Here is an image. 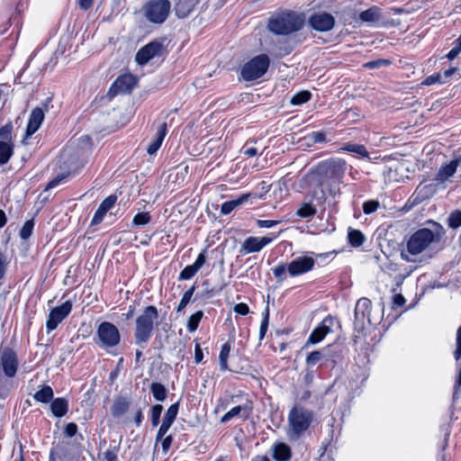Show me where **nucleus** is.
Here are the masks:
<instances>
[{"label":"nucleus","instance_id":"f257e3e1","mask_svg":"<svg viewBox=\"0 0 461 461\" xmlns=\"http://www.w3.org/2000/svg\"><path fill=\"white\" fill-rule=\"evenodd\" d=\"M433 229L421 228L416 230L407 241V251L413 255H419L428 249L433 242H438L445 234L441 224L430 221L429 222Z\"/></svg>","mask_w":461,"mask_h":461},{"label":"nucleus","instance_id":"f03ea898","mask_svg":"<svg viewBox=\"0 0 461 461\" xmlns=\"http://www.w3.org/2000/svg\"><path fill=\"white\" fill-rule=\"evenodd\" d=\"M158 311L154 305H148L141 310L135 321L134 339L142 348L149 342L155 328L158 324Z\"/></svg>","mask_w":461,"mask_h":461},{"label":"nucleus","instance_id":"7ed1b4c3","mask_svg":"<svg viewBox=\"0 0 461 461\" xmlns=\"http://www.w3.org/2000/svg\"><path fill=\"white\" fill-rule=\"evenodd\" d=\"M313 411L299 404H294L288 413L287 436L291 440L299 439L310 428L313 420Z\"/></svg>","mask_w":461,"mask_h":461},{"label":"nucleus","instance_id":"20e7f679","mask_svg":"<svg viewBox=\"0 0 461 461\" xmlns=\"http://www.w3.org/2000/svg\"><path fill=\"white\" fill-rule=\"evenodd\" d=\"M315 264L316 260L312 256L303 255L295 258L287 265H277L272 271L277 280L283 281L286 277V273L292 277L302 276L312 271Z\"/></svg>","mask_w":461,"mask_h":461},{"label":"nucleus","instance_id":"39448f33","mask_svg":"<svg viewBox=\"0 0 461 461\" xmlns=\"http://www.w3.org/2000/svg\"><path fill=\"white\" fill-rule=\"evenodd\" d=\"M304 25V17L294 12L280 14L269 20L268 29L278 35H287L300 31Z\"/></svg>","mask_w":461,"mask_h":461},{"label":"nucleus","instance_id":"423d86ee","mask_svg":"<svg viewBox=\"0 0 461 461\" xmlns=\"http://www.w3.org/2000/svg\"><path fill=\"white\" fill-rule=\"evenodd\" d=\"M80 446L69 439L53 442L50 449L49 461H81Z\"/></svg>","mask_w":461,"mask_h":461},{"label":"nucleus","instance_id":"0eeeda50","mask_svg":"<svg viewBox=\"0 0 461 461\" xmlns=\"http://www.w3.org/2000/svg\"><path fill=\"white\" fill-rule=\"evenodd\" d=\"M347 163L341 158L324 160L317 166V174L322 181H340L345 175Z\"/></svg>","mask_w":461,"mask_h":461},{"label":"nucleus","instance_id":"6e6552de","mask_svg":"<svg viewBox=\"0 0 461 461\" xmlns=\"http://www.w3.org/2000/svg\"><path fill=\"white\" fill-rule=\"evenodd\" d=\"M144 14L148 21L161 24L168 17L171 10L169 0H149L144 6Z\"/></svg>","mask_w":461,"mask_h":461},{"label":"nucleus","instance_id":"1a4fd4ad","mask_svg":"<svg viewBox=\"0 0 461 461\" xmlns=\"http://www.w3.org/2000/svg\"><path fill=\"white\" fill-rule=\"evenodd\" d=\"M269 58L266 54H260L245 63L241 68V77L246 81H251L261 77L269 67Z\"/></svg>","mask_w":461,"mask_h":461},{"label":"nucleus","instance_id":"9d476101","mask_svg":"<svg viewBox=\"0 0 461 461\" xmlns=\"http://www.w3.org/2000/svg\"><path fill=\"white\" fill-rule=\"evenodd\" d=\"M97 340L95 343L101 348H111L116 347L121 340L119 330L109 321H103L96 330Z\"/></svg>","mask_w":461,"mask_h":461},{"label":"nucleus","instance_id":"9b49d317","mask_svg":"<svg viewBox=\"0 0 461 461\" xmlns=\"http://www.w3.org/2000/svg\"><path fill=\"white\" fill-rule=\"evenodd\" d=\"M372 309V302L362 297L357 300L354 311V329L357 332L363 331L366 325L371 324L370 313Z\"/></svg>","mask_w":461,"mask_h":461},{"label":"nucleus","instance_id":"f8f14e48","mask_svg":"<svg viewBox=\"0 0 461 461\" xmlns=\"http://www.w3.org/2000/svg\"><path fill=\"white\" fill-rule=\"evenodd\" d=\"M335 322L336 320L330 315L324 318L318 327H316L310 334L305 343V347L317 344L324 339L328 334L332 333Z\"/></svg>","mask_w":461,"mask_h":461},{"label":"nucleus","instance_id":"ddd939ff","mask_svg":"<svg viewBox=\"0 0 461 461\" xmlns=\"http://www.w3.org/2000/svg\"><path fill=\"white\" fill-rule=\"evenodd\" d=\"M71 310L72 303L70 301H66L61 305L53 308L46 322L47 330L50 332L56 330L58 325L68 316Z\"/></svg>","mask_w":461,"mask_h":461},{"label":"nucleus","instance_id":"4468645a","mask_svg":"<svg viewBox=\"0 0 461 461\" xmlns=\"http://www.w3.org/2000/svg\"><path fill=\"white\" fill-rule=\"evenodd\" d=\"M277 236L274 235L272 237H249L247 238L240 249L241 254H250L257 253L262 250L265 247L269 245Z\"/></svg>","mask_w":461,"mask_h":461},{"label":"nucleus","instance_id":"2eb2a0df","mask_svg":"<svg viewBox=\"0 0 461 461\" xmlns=\"http://www.w3.org/2000/svg\"><path fill=\"white\" fill-rule=\"evenodd\" d=\"M163 45L158 41H152L142 47L136 54L135 59L138 64L143 66L150 59L161 56Z\"/></svg>","mask_w":461,"mask_h":461},{"label":"nucleus","instance_id":"dca6fc26","mask_svg":"<svg viewBox=\"0 0 461 461\" xmlns=\"http://www.w3.org/2000/svg\"><path fill=\"white\" fill-rule=\"evenodd\" d=\"M309 24L318 32H329L335 24V18L330 14L321 12L313 14L309 18Z\"/></svg>","mask_w":461,"mask_h":461},{"label":"nucleus","instance_id":"f3484780","mask_svg":"<svg viewBox=\"0 0 461 461\" xmlns=\"http://www.w3.org/2000/svg\"><path fill=\"white\" fill-rule=\"evenodd\" d=\"M1 366L7 377H14L18 369L16 353L10 348H5L1 353Z\"/></svg>","mask_w":461,"mask_h":461},{"label":"nucleus","instance_id":"a211bd4d","mask_svg":"<svg viewBox=\"0 0 461 461\" xmlns=\"http://www.w3.org/2000/svg\"><path fill=\"white\" fill-rule=\"evenodd\" d=\"M137 84L136 77L131 74L120 76L111 86L109 95H116L119 93L131 92Z\"/></svg>","mask_w":461,"mask_h":461},{"label":"nucleus","instance_id":"6ab92c4d","mask_svg":"<svg viewBox=\"0 0 461 461\" xmlns=\"http://www.w3.org/2000/svg\"><path fill=\"white\" fill-rule=\"evenodd\" d=\"M252 410L253 406L251 402H247L243 405L235 406L221 417V422L226 423L235 417H240L243 420H246L250 416Z\"/></svg>","mask_w":461,"mask_h":461},{"label":"nucleus","instance_id":"aec40b11","mask_svg":"<svg viewBox=\"0 0 461 461\" xmlns=\"http://www.w3.org/2000/svg\"><path fill=\"white\" fill-rule=\"evenodd\" d=\"M460 161L461 158H456L446 165H442L434 178L437 185H443L447 180L453 176L456 172L457 166Z\"/></svg>","mask_w":461,"mask_h":461},{"label":"nucleus","instance_id":"412c9836","mask_svg":"<svg viewBox=\"0 0 461 461\" xmlns=\"http://www.w3.org/2000/svg\"><path fill=\"white\" fill-rule=\"evenodd\" d=\"M206 262V250L202 251L193 265L186 266L179 274L178 280H189L202 268Z\"/></svg>","mask_w":461,"mask_h":461},{"label":"nucleus","instance_id":"4be33fe9","mask_svg":"<svg viewBox=\"0 0 461 461\" xmlns=\"http://www.w3.org/2000/svg\"><path fill=\"white\" fill-rule=\"evenodd\" d=\"M117 201L116 195H109L106 197L99 205L97 210L95 211L93 219L91 221V225H97L101 223L104 220V215L108 211H110L115 204Z\"/></svg>","mask_w":461,"mask_h":461},{"label":"nucleus","instance_id":"5701e85b","mask_svg":"<svg viewBox=\"0 0 461 461\" xmlns=\"http://www.w3.org/2000/svg\"><path fill=\"white\" fill-rule=\"evenodd\" d=\"M43 119H44L43 110L40 107H35L30 114L29 122H28L27 129H26L27 136H31L38 131V129L40 128V126L41 125V123L43 122Z\"/></svg>","mask_w":461,"mask_h":461},{"label":"nucleus","instance_id":"b1692460","mask_svg":"<svg viewBox=\"0 0 461 461\" xmlns=\"http://www.w3.org/2000/svg\"><path fill=\"white\" fill-rule=\"evenodd\" d=\"M130 405L131 401L127 396L119 395L111 406V413L114 418H121L128 411Z\"/></svg>","mask_w":461,"mask_h":461},{"label":"nucleus","instance_id":"393cba45","mask_svg":"<svg viewBox=\"0 0 461 461\" xmlns=\"http://www.w3.org/2000/svg\"><path fill=\"white\" fill-rule=\"evenodd\" d=\"M167 122H162L159 124L154 140L150 142V144L149 145V147L147 149V152L149 155L156 154L157 151L161 147V144H162V142L167 135Z\"/></svg>","mask_w":461,"mask_h":461},{"label":"nucleus","instance_id":"a878e982","mask_svg":"<svg viewBox=\"0 0 461 461\" xmlns=\"http://www.w3.org/2000/svg\"><path fill=\"white\" fill-rule=\"evenodd\" d=\"M199 0H177L175 5V13L178 18L187 17L194 10Z\"/></svg>","mask_w":461,"mask_h":461},{"label":"nucleus","instance_id":"bb28decb","mask_svg":"<svg viewBox=\"0 0 461 461\" xmlns=\"http://www.w3.org/2000/svg\"><path fill=\"white\" fill-rule=\"evenodd\" d=\"M272 456L276 461H288L292 456V451L287 444L279 442L273 446Z\"/></svg>","mask_w":461,"mask_h":461},{"label":"nucleus","instance_id":"cd10ccee","mask_svg":"<svg viewBox=\"0 0 461 461\" xmlns=\"http://www.w3.org/2000/svg\"><path fill=\"white\" fill-rule=\"evenodd\" d=\"M50 410L55 417L61 418L68 411V402L65 398H56L50 403Z\"/></svg>","mask_w":461,"mask_h":461},{"label":"nucleus","instance_id":"c85d7f7f","mask_svg":"<svg viewBox=\"0 0 461 461\" xmlns=\"http://www.w3.org/2000/svg\"><path fill=\"white\" fill-rule=\"evenodd\" d=\"M329 349L328 348H324L321 350H314L311 352L305 359L306 365L308 366H314L317 363H319L321 360H327L329 356Z\"/></svg>","mask_w":461,"mask_h":461},{"label":"nucleus","instance_id":"c756f323","mask_svg":"<svg viewBox=\"0 0 461 461\" xmlns=\"http://www.w3.org/2000/svg\"><path fill=\"white\" fill-rule=\"evenodd\" d=\"M380 8L377 6H372L366 11H363L359 14V18L362 22L374 23L380 20L381 14Z\"/></svg>","mask_w":461,"mask_h":461},{"label":"nucleus","instance_id":"7c9ffc66","mask_svg":"<svg viewBox=\"0 0 461 461\" xmlns=\"http://www.w3.org/2000/svg\"><path fill=\"white\" fill-rule=\"evenodd\" d=\"M341 150L348 151L357 155L360 158H369V152L362 144L346 143L341 148Z\"/></svg>","mask_w":461,"mask_h":461},{"label":"nucleus","instance_id":"2f4dec72","mask_svg":"<svg viewBox=\"0 0 461 461\" xmlns=\"http://www.w3.org/2000/svg\"><path fill=\"white\" fill-rule=\"evenodd\" d=\"M53 390L50 385H43L38 390L33 398L35 401L42 403H48L53 399Z\"/></svg>","mask_w":461,"mask_h":461},{"label":"nucleus","instance_id":"473e14b6","mask_svg":"<svg viewBox=\"0 0 461 461\" xmlns=\"http://www.w3.org/2000/svg\"><path fill=\"white\" fill-rule=\"evenodd\" d=\"M316 213L317 209L312 203H303L295 212L298 217L303 219L312 218Z\"/></svg>","mask_w":461,"mask_h":461},{"label":"nucleus","instance_id":"72a5a7b5","mask_svg":"<svg viewBox=\"0 0 461 461\" xmlns=\"http://www.w3.org/2000/svg\"><path fill=\"white\" fill-rule=\"evenodd\" d=\"M150 392L158 402H164L167 395V390L165 385L158 382H153L150 384Z\"/></svg>","mask_w":461,"mask_h":461},{"label":"nucleus","instance_id":"f704fd0d","mask_svg":"<svg viewBox=\"0 0 461 461\" xmlns=\"http://www.w3.org/2000/svg\"><path fill=\"white\" fill-rule=\"evenodd\" d=\"M230 349H231V345L230 342H225L221 346L220 355H219V364H220V368L222 372H225L229 369L228 358L230 356Z\"/></svg>","mask_w":461,"mask_h":461},{"label":"nucleus","instance_id":"c9c22d12","mask_svg":"<svg viewBox=\"0 0 461 461\" xmlns=\"http://www.w3.org/2000/svg\"><path fill=\"white\" fill-rule=\"evenodd\" d=\"M13 155V145L7 141H0V166L6 164Z\"/></svg>","mask_w":461,"mask_h":461},{"label":"nucleus","instance_id":"e433bc0d","mask_svg":"<svg viewBox=\"0 0 461 461\" xmlns=\"http://www.w3.org/2000/svg\"><path fill=\"white\" fill-rule=\"evenodd\" d=\"M348 238L349 243L353 247L361 246L366 240L364 234L360 230H354V229L348 230Z\"/></svg>","mask_w":461,"mask_h":461},{"label":"nucleus","instance_id":"4c0bfd02","mask_svg":"<svg viewBox=\"0 0 461 461\" xmlns=\"http://www.w3.org/2000/svg\"><path fill=\"white\" fill-rule=\"evenodd\" d=\"M203 316V312L202 311H197L189 317L186 325V329L189 332H194L197 330Z\"/></svg>","mask_w":461,"mask_h":461},{"label":"nucleus","instance_id":"58836bf2","mask_svg":"<svg viewBox=\"0 0 461 461\" xmlns=\"http://www.w3.org/2000/svg\"><path fill=\"white\" fill-rule=\"evenodd\" d=\"M311 97L312 94L309 91H301L292 97L291 104L294 105H300L308 102Z\"/></svg>","mask_w":461,"mask_h":461},{"label":"nucleus","instance_id":"ea45409f","mask_svg":"<svg viewBox=\"0 0 461 461\" xmlns=\"http://www.w3.org/2000/svg\"><path fill=\"white\" fill-rule=\"evenodd\" d=\"M151 221V215L148 212H138L132 219L133 226H142Z\"/></svg>","mask_w":461,"mask_h":461},{"label":"nucleus","instance_id":"a19ab883","mask_svg":"<svg viewBox=\"0 0 461 461\" xmlns=\"http://www.w3.org/2000/svg\"><path fill=\"white\" fill-rule=\"evenodd\" d=\"M178 410H179V402H176V403H173L171 404L168 409L167 410L164 417H163V420L170 422V423H174V421L176 420V416H177V413H178Z\"/></svg>","mask_w":461,"mask_h":461},{"label":"nucleus","instance_id":"79ce46f5","mask_svg":"<svg viewBox=\"0 0 461 461\" xmlns=\"http://www.w3.org/2000/svg\"><path fill=\"white\" fill-rule=\"evenodd\" d=\"M163 411V406L161 404H155L150 409V420L153 427H156L159 424L160 415Z\"/></svg>","mask_w":461,"mask_h":461},{"label":"nucleus","instance_id":"37998d69","mask_svg":"<svg viewBox=\"0 0 461 461\" xmlns=\"http://www.w3.org/2000/svg\"><path fill=\"white\" fill-rule=\"evenodd\" d=\"M447 225L452 229H456L461 226V211L456 210L449 214Z\"/></svg>","mask_w":461,"mask_h":461},{"label":"nucleus","instance_id":"c03bdc74","mask_svg":"<svg viewBox=\"0 0 461 461\" xmlns=\"http://www.w3.org/2000/svg\"><path fill=\"white\" fill-rule=\"evenodd\" d=\"M33 227H34V221L32 219L26 221L24 222L23 228L20 230L21 239H23L24 240H28L32 233Z\"/></svg>","mask_w":461,"mask_h":461},{"label":"nucleus","instance_id":"a18cd8bd","mask_svg":"<svg viewBox=\"0 0 461 461\" xmlns=\"http://www.w3.org/2000/svg\"><path fill=\"white\" fill-rule=\"evenodd\" d=\"M269 322V308L266 307L265 312H263V320L260 324L259 329V339L262 340L267 331Z\"/></svg>","mask_w":461,"mask_h":461},{"label":"nucleus","instance_id":"49530a36","mask_svg":"<svg viewBox=\"0 0 461 461\" xmlns=\"http://www.w3.org/2000/svg\"><path fill=\"white\" fill-rule=\"evenodd\" d=\"M12 130L11 123H7L0 128V141H7L12 144Z\"/></svg>","mask_w":461,"mask_h":461},{"label":"nucleus","instance_id":"de8ad7c7","mask_svg":"<svg viewBox=\"0 0 461 461\" xmlns=\"http://www.w3.org/2000/svg\"><path fill=\"white\" fill-rule=\"evenodd\" d=\"M68 176H69V172H63V173L58 174L52 180H50L48 183V185L46 186V190L58 186L59 185L63 183L64 180L68 177Z\"/></svg>","mask_w":461,"mask_h":461},{"label":"nucleus","instance_id":"09e8293b","mask_svg":"<svg viewBox=\"0 0 461 461\" xmlns=\"http://www.w3.org/2000/svg\"><path fill=\"white\" fill-rule=\"evenodd\" d=\"M453 48L447 54V58L449 60L455 59L458 54L461 52V35L454 41Z\"/></svg>","mask_w":461,"mask_h":461},{"label":"nucleus","instance_id":"8fccbe9b","mask_svg":"<svg viewBox=\"0 0 461 461\" xmlns=\"http://www.w3.org/2000/svg\"><path fill=\"white\" fill-rule=\"evenodd\" d=\"M390 64H391V61L389 59H379L366 62L364 65V67L366 68H369V69H375V68H379L384 66H389Z\"/></svg>","mask_w":461,"mask_h":461},{"label":"nucleus","instance_id":"3c124183","mask_svg":"<svg viewBox=\"0 0 461 461\" xmlns=\"http://www.w3.org/2000/svg\"><path fill=\"white\" fill-rule=\"evenodd\" d=\"M436 83H439V84H445L446 83V80H442V74L437 73V74H433L431 76L427 77L424 79V81L422 82V85H424V86H431V85H434Z\"/></svg>","mask_w":461,"mask_h":461},{"label":"nucleus","instance_id":"603ef678","mask_svg":"<svg viewBox=\"0 0 461 461\" xmlns=\"http://www.w3.org/2000/svg\"><path fill=\"white\" fill-rule=\"evenodd\" d=\"M171 426H172V423H170L165 420H162V423H161V425L158 430L157 436H156L157 442L161 440L166 436L167 432L168 431V429H170Z\"/></svg>","mask_w":461,"mask_h":461},{"label":"nucleus","instance_id":"864d4df0","mask_svg":"<svg viewBox=\"0 0 461 461\" xmlns=\"http://www.w3.org/2000/svg\"><path fill=\"white\" fill-rule=\"evenodd\" d=\"M454 357L456 362H458L461 358V326L456 330V349L454 351Z\"/></svg>","mask_w":461,"mask_h":461},{"label":"nucleus","instance_id":"5fc2aeb1","mask_svg":"<svg viewBox=\"0 0 461 461\" xmlns=\"http://www.w3.org/2000/svg\"><path fill=\"white\" fill-rule=\"evenodd\" d=\"M379 207V203L375 200H369L364 203L363 204V212L366 214H370L377 210Z\"/></svg>","mask_w":461,"mask_h":461},{"label":"nucleus","instance_id":"6e6d98bb","mask_svg":"<svg viewBox=\"0 0 461 461\" xmlns=\"http://www.w3.org/2000/svg\"><path fill=\"white\" fill-rule=\"evenodd\" d=\"M392 293H393V307H402L406 303L405 298L401 294L397 293V288H393Z\"/></svg>","mask_w":461,"mask_h":461},{"label":"nucleus","instance_id":"4d7b16f0","mask_svg":"<svg viewBox=\"0 0 461 461\" xmlns=\"http://www.w3.org/2000/svg\"><path fill=\"white\" fill-rule=\"evenodd\" d=\"M308 138L313 142V143H322L326 140V135L322 131H312L308 135Z\"/></svg>","mask_w":461,"mask_h":461},{"label":"nucleus","instance_id":"13d9d810","mask_svg":"<svg viewBox=\"0 0 461 461\" xmlns=\"http://www.w3.org/2000/svg\"><path fill=\"white\" fill-rule=\"evenodd\" d=\"M77 432V425L74 422H69L66 425L63 434L68 438H72L76 436Z\"/></svg>","mask_w":461,"mask_h":461},{"label":"nucleus","instance_id":"bf43d9fd","mask_svg":"<svg viewBox=\"0 0 461 461\" xmlns=\"http://www.w3.org/2000/svg\"><path fill=\"white\" fill-rule=\"evenodd\" d=\"M461 388V366L459 367L458 371H457V375H456V382H455V391H454V393H453V400H456L458 399L459 397V390Z\"/></svg>","mask_w":461,"mask_h":461},{"label":"nucleus","instance_id":"052dcab7","mask_svg":"<svg viewBox=\"0 0 461 461\" xmlns=\"http://www.w3.org/2000/svg\"><path fill=\"white\" fill-rule=\"evenodd\" d=\"M233 311L238 314L247 315L249 312V308L247 303H240L234 306Z\"/></svg>","mask_w":461,"mask_h":461},{"label":"nucleus","instance_id":"680f3d73","mask_svg":"<svg viewBox=\"0 0 461 461\" xmlns=\"http://www.w3.org/2000/svg\"><path fill=\"white\" fill-rule=\"evenodd\" d=\"M235 208H237V207L235 206L234 202H232V200L228 201L221 204V212L222 214L226 215V214L230 213Z\"/></svg>","mask_w":461,"mask_h":461},{"label":"nucleus","instance_id":"e2e57ef3","mask_svg":"<svg viewBox=\"0 0 461 461\" xmlns=\"http://www.w3.org/2000/svg\"><path fill=\"white\" fill-rule=\"evenodd\" d=\"M160 441L163 452L167 453L172 445L173 437L171 435H168L167 437H164Z\"/></svg>","mask_w":461,"mask_h":461},{"label":"nucleus","instance_id":"0e129e2a","mask_svg":"<svg viewBox=\"0 0 461 461\" xmlns=\"http://www.w3.org/2000/svg\"><path fill=\"white\" fill-rule=\"evenodd\" d=\"M278 223V221H273V220H258L257 225L259 228H272L276 226Z\"/></svg>","mask_w":461,"mask_h":461},{"label":"nucleus","instance_id":"69168bd1","mask_svg":"<svg viewBox=\"0 0 461 461\" xmlns=\"http://www.w3.org/2000/svg\"><path fill=\"white\" fill-rule=\"evenodd\" d=\"M203 358V350H202L200 345L196 344L195 348H194V362L196 364H199L202 362Z\"/></svg>","mask_w":461,"mask_h":461},{"label":"nucleus","instance_id":"338daca9","mask_svg":"<svg viewBox=\"0 0 461 461\" xmlns=\"http://www.w3.org/2000/svg\"><path fill=\"white\" fill-rule=\"evenodd\" d=\"M190 301H191V298L184 294L183 297L180 300V303L176 308V311L177 312L183 311L186 307V305L189 303Z\"/></svg>","mask_w":461,"mask_h":461},{"label":"nucleus","instance_id":"774afa93","mask_svg":"<svg viewBox=\"0 0 461 461\" xmlns=\"http://www.w3.org/2000/svg\"><path fill=\"white\" fill-rule=\"evenodd\" d=\"M242 152L249 158H252L258 154V149L254 147H244Z\"/></svg>","mask_w":461,"mask_h":461}]
</instances>
